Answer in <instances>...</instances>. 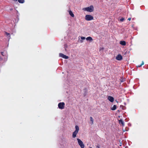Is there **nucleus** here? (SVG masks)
Masks as SVG:
<instances>
[{
  "label": "nucleus",
  "mask_w": 148,
  "mask_h": 148,
  "mask_svg": "<svg viewBox=\"0 0 148 148\" xmlns=\"http://www.w3.org/2000/svg\"><path fill=\"white\" fill-rule=\"evenodd\" d=\"M1 63L4 62L7 60V54L6 51L1 52Z\"/></svg>",
  "instance_id": "obj_1"
},
{
  "label": "nucleus",
  "mask_w": 148,
  "mask_h": 148,
  "mask_svg": "<svg viewBox=\"0 0 148 148\" xmlns=\"http://www.w3.org/2000/svg\"><path fill=\"white\" fill-rule=\"evenodd\" d=\"M83 10L87 12H92L94 10V7L92 5H91L89 7L83 8Z\"/></svg>",
  "instance_id": "obj_2"
},
{
  "label": "nucleus",
  "mask_w": 148,
  "mask_h": 148,
  "mask_svg": "<svg viewBox=\"0 0 148 148\" xmlns=\"http://www.w3.org/2000/svg\"><path fill=\"white\" fill-rule=\"evenodd\" d=\"M75 130L73 133L72 137L73 138H75L76 137V135L79 132V128L78 126L76 125L75 126Z\"/></svg>",
  "instance_id": "obj_3"
},
{
  "label": "nucleus",
  "mask_w": 148,
  "mask_h": 148,
  "mask_svg": "<svg viewBox=\"0 0 148 148\" xmlns=\"http://www.w3.org/2000/svg\"><path fill=\"white\" fill-rule=\"evenodd\" d=\"M77 140L78 141V144L80 146V147L81 148H84L85 147L82 141L79 138H77Z\"/></svg>",
  "instance_id": "obj_4"
},
{
  "label": "nucleus",
  "mask_w": 148,
  "mask_h": 148,
  "mask_svg": "<svg viewBox=\"0 0 148 148\" xmlns=\"http://www.w3.org/2000/svg\"><path fill=\"white\" fill-rule=\"evenodd\" d=\"M85 18L86 21H91L93 19V17L91 15H86L85 16Z\"/></svg>",
  "instance_id": "obj_5"
},
{
  "label": "nucleus",
  "mask_w": 148,
  "mask_h": 148,
  "mask_svg": "<svg viewBox=\"0 0 148 148\" xmlns=\"http://www.w3.org/2000/svg\"><path fill=\"white\" fill-rule=\"evenodd\" d=\"M65 103L64 102H60L58 104V107L59 109H63L64 108Z\"/></svg>",
  "instance_id": "obj_6"
},
{
  "label": "nucleus",
  "mask_w": 148,
  "mask_h": 148,
  "mask_svg": "<svg viewBox=\"0 0 148 148\" xmlns=\"http://www.w3.org/2000/svg\"><path fill=\"white\" fill-rule=\"evenodd\" d=\"M5 35L6 37L8 38V42H9L10 39L11 38L10 35V33H8L5 32H4Z\"/></svg>",
  "instance_id": "obj_7"
},
{
  "label": "nucleus",
  "mask_w": 148,
  "mask_h": 148,
  "mask_svg": "<svg viewBox=\"0 0 148 148\" xmlns=\"http://www.w3.org/2000/svg\"><path fill=\"white\" fill-rule=\"evenodd\" d=\"M59 56L61 57H62L65 59H67L69 58L68 56L65 55H64L62 53H59Z\"/></svg>",
  "instance_id": "obj_8"
},
{
  "label": "nucleus",
  "mask_w": 148,
  "mask_h": 148,
  "mask_svg": "<svg viewBox=\"0 0 148 148\" xmlns=\"http://www.w3.org/2000/svg\"><path fill=\"white\" fill-rule=\"evenodd\" d=\"M122 58V56L120 54H118L116 57V59L118 60H121Z\"/></svg>",
  "instance_id": "obj_9"
},
{
  "label": "nucleus",
  "mask_w": 148,
  "mask_h": 148,
  "mask_svg": "<svg viewBox=\"0 0 148 148\" xmlns=\"http://www.w3.org/2000/svg\"><path fill=\"white\" fill-rule=\"evenodd\" d=\"M108 99L111 102H113L114 101V98L112 97L111 96H109L108 97Z\"/></svg>",
  "instance_id": "obj_10"
},
{
  "label": "nucleus",
  "mask_w": 148,
  "mask_h": 148,
  "mask_svg": "<svg viewBox=\"0 0 148 148\" xmlns=\"http://www.w3.org/2000/svg\"><path fill=\"white\" fill-rule=\"evenodd\" d=\"M120 44L123 46H125L126 45V42L125 41H121L120 42Z\"/></svg>",
  "instance_id": "obj_11"
},
{
  "label": "nucleus",
  "mask_w": 148,
  "mask_h": 148,
  "mask_svg": "<svg viewBox=\"0 0 148 148\" xmlns=\"http://www.w3.org/2000/svg\"><path fill=\"white\" fill-rule=\"evenodd\" d=\"M119 123L120 124H122L123 126H124V122L122 120L120 119L119 120Z\"/></svg>",
  "instance_id": "obj_12"
},
{
  "label": "nucleus",
  "mask_w": 148,
  "mask_h": 148,
  "mask_svg": "<svg viewBox=\"0 0 148 148\" xmlns=\"http://www.w3.org/2000/svg\"><path fill=\"white\" fill-rule=\"evenodd\" d=\"M86 39L87 40H89L91 41L92 40V38L90 36L86 38Z\"/></svg>",
  "instance_id": "obj_13"
},
{
  "label": "nucleus",
  "mask_w": 148,
  "mask_h": 148,
  "mask_svg": "<svg viewBox=\"0 0 148 148\" xmlns=\"http://www.w3.org/2000/svg\"><path fill=\"white\" fill-rule=\"evenodd\" d=\"M69 14L72 17H74V15L73 14V12L71 11H69Z\"/></svg>",
  "instance_id": "obj_14"
},
{
  "label": "nucleus",
  "mask_w": 148,
  "mask_h": 148,
  "mask_svg": "<svg viewBox=\"0 0 148 148\" xmlns=\"http://www.w3.org/2000/svg\"><path fill=\"white\" fill-rule=\"evenodd\" d=\"M116 105H114L113 107L111 108V110H114L116 109Z\"/></svg>",
  "instance_id": "obj_15"
},
{
  "label": "nucleus",
  "mask_w": 148,
  "mask_h": 148,
  "mask_svg": "<svg viewBox=\"0 0 148 148\" xmlns=\"http://www.w3.org/2000/svg\"><path fill=\"white\" fill-rule=\"evenodd\" d=\"M90 121L91 122V123H91V125H92L93 123V119L92 117H90Z\"/></svg>",
  "instance_id": "obj_16"
},
{
  "label": "nucleus",
  "mask_w": 148,
  "mask_h": 148,
  "mask_svg": "<svg viewBox=\"0 0 148 148\" xmlns=\"http://www.w3.org/2000/svg\"><path fill=\"white\" fill-rule=\"evenodd\" d=\"M18 2L20 3H23L24 2V0H18Z\"/></svg>",
  "instance_id": "obj_17"
},
{
  "label": "nucleus",
  "mask_w": 148,
  "mask_h": 148,
  "mask_svg": "<svg viewBox=\"0 0 148 148\" xmlns=\"http://www.w3.org/2000/svg\"><path fill=\"white\" fill-rule=\"evenodd\" d=\"M123 132H124L125 131H128V127L126 128L125 129H123Z\"/></svg>",
  "instance_id": "obj_18"
},
{
  "label": "nucleus",
  "mask_w": 148,
  "mask_h": 148,
  "mask_svg": "<svg viewBox=\"0 0 148 148\" xmlns=\"http://www.w3.org/2000/svg\"><path fill=\"white\" fill-rule=\"evenodd\" d=\"M144 64V63L142 61V63L138 65V67H140L141 66H142V65Z\"/></svg>",
  "instance_id": "obj_19"
},
{
  "label": "nucleus",
  "mask_w": 148,
  "mask_h": 148,
  "mask_svg": "<svg viewBox=\"0 0 148 148\" xmlns=\"http://www.w3.org/2000/svg\"><path fill=\"white\" fill-rule=\"evenodd\" d=\"M64 47L65 48V50L66 51V48L67 47V45L66 44H65L64 45Z\"/></svg>",
  "instance_id": "obj_20"
},
{
  "label": "nucleus",
  "mask_w": 148,
  "mask_h": 148,
  "mask_svg": "<svg viewBox=\"0 0 148 148\" xmlns=\"http://www.w3.org/2000/svg\"><path fill=\"white\" fill-rule=\"evenodd\" d=\"M81 39L82 40H84L86 38L82 36L81 37Z\"/></svg>",
  "instance_id": "obj_21"
},
{
  "label": "nucleus",
  "mask_w": 148,
  "mask_h": 148,
  "mask_svg": "<svg viewBox=\"0 0 148 148\" xmlns=\"http://www.w3.org/2000/svg\"><path fill=\"white\" fill-rule=\"evenodd\" d=\"M124 20V18H122L120 19V21H123Z\"/></svg>",
  "instance_id": "obj_22"
},
{
  "label": "nucleus",
  "mask_w": 148,
  "mask_h": 148,
  "mask_svg": "<svg viewBox=\"0 0 148 148\" xmlns=\"http://www.w3.org/2000/svg\"><path fill=\"white\" fill-rule=\"evenodd\" d=\"M96 148H100L99 145H97V146Z\"/></svg>",
  "instance_id": "obj_23"
},
{
  "label": "nucleus",
  "mask_w": 148,
  "mask_h": 148,
  "mask_svg": "<svg viewBox=\"0 0 148 148\" xmlns=\"http://www.w3.org/2000/svg\"><path fill=\"white\" fill-rule=\"evenodd\" d=\"M131 20V18H129L128 19H127L128 20H129V21H130Z\"/></svg>",
  "instance_id": "obj_24"
},
{
  "label": "nucleus",
  "mask_w": 148,
  "mask_h": 148,
  "mask_svg": "<svg viewBox=\"0 0 148 148\" xmlns=\"http://www.w3.org/2000/svg\"><path fill=\"white\" fill-rule=\"evenodd\" d=\"M17 0H12V1H15V2L17 1Z\"/></svg>",
  "instance_id": "obj_25"
},
{
  "label": "nucleus",
  "mask_w": 148,
  "mask_h": 148,
  "mask_svg": "<svg viewBox=\"0 0 148 148\" xmlns=\"http://www.w3.org/2000/svg\"><path fill=\"white\" fill-rule=\"evenodd\" d=\"M80 42H82L83 41L82 40H80Z\"/></svg>",
  "instance_id": "obj_26"
},
{
  "label": "nucleus",
  "mask_w": 148,
  "mask_h": 148,
  "mask_svg": "<svg viewBox=\"0 0 148 148\" xmlns=\"http://www.w3.org/2000/svg\"><path fill=\"white\" fill-rule=\"evenodd\" d=\"M16 12L17 14L18 13V11L17 10H16Z\"/></svg>",
  "instance_id": "obj_27"
},
{
  "label": "nucleus",
  "mask_w": 148,
  "mask_h": 148,
  "mask_svg": "<svg viewBox=\"0 0 148 148\" xmlns=\"http://www.w3.org/2000/svg\"><path fill=\"white\" fill-rule=\"evenodd\" d=\"M12 10H13V9H12V8H11V9H10V10L11 11H12Z\"/></svg>",
  "instance_id": "obj_28"
},
{
  "label": "nucleus",
  "mask_w": 148,
  "mask_h": 148,
  "mask_svg": "<svg viewBox=\"0 0 148 148\" xmlns=\"http://www.w3.org/2000/svg\"><path fill=\"white\" fill-rule=\"evenodd\" d=\"M8 45H7V47L8 46Z\"/></svg>",
  "instance_id": "obj_29"
},
{
  "label": "nucleus",
  "mask_w": 148,
  "mask_h": 148,
  "mask_svg": "<svg viewBox=\"0 0 148 148\" xmlns=\"http://www.w3.org/2000/svg\"><path fill=\"white\" fill-rule=\"evenodd\" d=\"M90 148H92V147H90Z\"/></svg>",
  "instance_id": "obj_30"
}]
</instances>
